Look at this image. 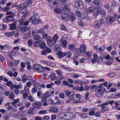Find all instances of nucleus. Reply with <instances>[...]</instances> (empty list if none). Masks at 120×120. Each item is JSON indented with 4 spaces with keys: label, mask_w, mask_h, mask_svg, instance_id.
Instances as JSON below:
<instances>
[{
    "label": "nucleus",
    "mask_w": 120,
    "mask_h": 120,
    "mask_svg": "<svg viewBox=\"0 0 120 120\" xmlns=\"http://www.w3.org/2000/svg\"><path fill=\"white\" fill-rule=\"evenodd\" d=\"M37 18V17H36L35 15L30 17L28 21H25L22 19H20V21H19V25L21 26H27L28 25L30 22H32V24H37L41 20Z\"/></svg>",
    "instance_id": "1"
},
{
    "label": "nucleus",
    "mask_w": 120,
    "mask_h": 120,
    "mask_svg": "<svg viewBox=\"0 0 120 120\" xmlns=\"http://www.w3.org/2000/svg\"><path fill=\"white\" fill-rule=\"evenodd\" d=\"M65 94L66 96L68 97L69 100H67L65 102L66 103H70V101H74L75 100L74 96L75 92L73 91H69L67 90L65 92Z\"/></svg>",
    "instance_id": "2"
},
{
    "label": "nucleus",
    "mask_w": 120,
    "mask_h": 120,
    "mask_svg": "<svg viewBox=\"0 0 120 120\" xmlns=\"http://www.w3.org/2000/svg\"><path fill=\"white\" fill-rule=\"evenodd\" d=\"M102 85L103 84L101 83L98 87V90L96 95L98 97H101L103 96L105 88Z\"/></svg>",
    "instance_id": "3"
},
{
    "label": "nucleus",
    "mask_w": 120,
    "mask_h": 120,
    "mask_svg": "<svg viewBox=\"0 0 120 120\" xmlns=\"http://www.w3.org/2000/svg\"><path fill=\"white\" fill-rule=\"evenodd\" d=\"M104 19H101L100 20H97L94 23L93 26L95 28H98L100 27L101 25L105 23Z\"/></svg>",
    "instance_id": "4"
},
{
    "label": "nucleus",
    "mask_w": 120,
    "mask_h": 120,
    "mask_svg": "<svg viewBox=\"0 0 120 120\" xmlns=\"http://www.w3.org/2000/svg\"><path fill=\"white\" fill-rule=\"evenodd\" d=\"M34 42L33 44L34 47H37L40 45V43L42 40V38L38 35H36L34 37Z\"/></svg>",
    "instance_id": "5"
},
{
    "label": "nucleus",
    "mask_w": 120,
    "mask_h": 120,
    "mask_svg": "<svg viewBox=\"0 0 120 120\" xmlns=\"http://www.w3.org/2000/svg\"><path fill=\"white\" fill-rule=\"evenodd\" d=\"M33 69L39 72H42L44 70L42 66L39 64L34 65L33 67Z\"/></svg>",
    "instance_id": "6"
},
{
    "label": "nucleus",
    "mask_w": 120,
    "mask_h": 120,
    "mask_svg": "<svg viewBox=\"0 0 120 120\" xmlns=\"http://www.w3.org/2000/svg\"><path fill=\"white\" fill-rule=\"evenodd\" d=\"M46 40L48 44L51 46L53 45L56 42L50 36H48L46 38Z\"/></svg>",
    "instance_id": "7"
},
{
    "label": "nucleus",
    "mask_w": 120,
    "mask_h": 120,
    "mask_svg": "<svg viewBox=\"0 0 120 120\" xmlns=\"http://www.w3.org/2000/svg\"><path fill=\"white\" fill-rule=\"evenodd\" d=\"M74 6L75 8H78L83 6V3L81 0H77L75 3Z\"/></svg>",
    "instance_id": "8"
},
{
    "label": "nucleus",
    "mask_w": 120,
    "mask_h": 120,
    "mask_svg": "<svg viewBox=\"0 0 120 120\" xmlns=\"http://www.w3.org/2000/svg\"><path fill=\"white\" fill-rule=\"evenodd\" d=\"M104 22L105 23H106L108 24H112L114 20V17L112 16L109 17L104 19Z\"/></svg>",
    "instance_id": "9"
},
{
    "label": "nucleus",
    "mask_w": 120,
    "mask_h": 120,
    "mask_svg": "<svg viewBox=\"0 0 120 120\" xmlns=\"http://www.w3.org/2000/svg\"><path fill=\"white\" fill-rule=\"evenodd\" d=\"M101 2L100 0H94L93 2L92 5L95 8L98 7V5H101Z\"/></svg>",
    "instance_id": "10"
},
{
    "label": "nucleus",
    "mask_w": 120,
    "mask_h": 120,
    "mask_svg": "<svg viewBox=\"0 0 120 120\" xmlns=\"http://www.w3.org/2000/svg\"><path fill=\"white\" fill-rule=\"evenodd\" d=\"M94 11V16H97L100 13V10L99 7L95 8Z\"/></svg>",
    "instance_id": "11"
},
{
    "label": "nucleus",
    "mask_w": 120,
    "mask_h": 120,
    "mask_svg": "<svg viewBox=\"0 0 120 120\" xmlns=\"http://www.w3.org/2000/svg\"><path fill=\"white\" fill-rule=\"evenodd\" d=\"M69 16L67 13H63L61 15V17L62 19H64L65 20L67 21L69 18Z\"/></svg>",
    "instance_id": "12"
},
{
    "label": "nucleus",
    "mask_w": 120,
    "mask_h": 120,
    "mask_svg": "<svg viewBox=\"0 0 120 120\" xmlns=\"http://www.w3.org/2000/svg\"><path fill=\"white\" fill-rule=\"evenodd\" d=\"M66 38L63 37H62L60 41L61 42L62 45L64 47H66L67 45V41L66 40Z\"/></svg>",
    "instance_id": "13"
},
{
    "label": "nucleus",
    "mask_w": 120,
    "mask_h": 120,
    "mask_svg": "<svg viewBox=\"0 0 120 120\" xmlns=\"http://www.w3.org/2000/svg\"><path fill=\"white\" fill-rule=\"evenodd\" d=\"M68 117V112H67L63 114L61 118L65 120H69Z\"/></svg>",
    "instance_id": "14"
},
{
    "label": "nucleus",
    "mask_w": 120,
    "mask_h": 120,
    "mask_svg": "<svg viewBox=\"0 0 120 120\" xmlns=\"http://www.w3.org/2000/svg\"><path fill=\"white\" fill-rule=\"evenodd\" d=\"M33 107L35 108H38L42 106L41 103L39 102H37L33 104Z\"/></svg>",
    "instance_id": "15"
},
{
    "label": "nucleus",
    "mask_w": 120,
    "mask_h": 120,
    "mask_svg": "<svg viewBox=\"0 0 120 120\" xmlns=\"http://www.w3.org/2000/svg\"><path fill=\"white\" fill-rule=\"evenodd\" d=\"M49 91H47L44 94L42 95L41 98L46 99L49 98L51 95L50 94L49 95Z\"/></svg>",
    "instance_id": "16"
},
{
    "label": "nucleus",
    "mask_w": 120,
    "mask_h": 120,
    "mask_svg": "<svg viewBox=\"0 0 120 120\" xmlns=\"http://www.w3.org/2000/svg\"><path fill=\"white\" fill-rule=\"evenodd\" d=\"M6 14L7 15H10L8 16L10 17L11 19H12L13 17L15 16V13L11 11L7 12Z\"/></svg>",
    "instance_id": "17"
},
{
    "label": "nucleus",
    "mask_w": 120,
    "mask_h": 120,
    "mask_svg": "<svg viewBox=\"0 0 120 120\" xmlns=\"http://www.w3.org/2000/svg\"><path fill=\"white\" fill-rule=\"evenodd\" d=\"M12 89L14 88L16 89H21L22 88V86L20 84H18L17 85L15 84H13L11 87Z\"/></svg>",
    "instance_id": "18"
},
{
    "label": "nucleus",
    "mask_w": 120,
    "mask_h": 120,
    "mask_svg": "<svg viewBox=\"0 0 120 120\" xmlns=\"http://www.w3.org/2000/svg\"><path fill=\"white\" fill-rule=\"evenodd\" d=\"M8 56L11 59H12L13 58L12 56H14V51L13 50L11 51L8 52Z\"/></svg>",
    "instance_id": "19"
},
{
    "label": "nucleus",
    "mask_w": 120,
    "mask_h": 120,
    "mask_svg": "<svg viewBox=\"0 0 120 120\" xmlns=\"http://www.w3.org/2000/svg\"><path fill=\"white\" fill-rule=\"evenodd\" d=\"M34 108H30L27 112L28 115L29 116H31L32 115L34 114Z\"/></svg>",
    "instance_id": "20"
},
{
    "label": "nucleus",
    "mask_w": 120,
    "mask_h": 120,
    "mask_svg": "<svg viewBox=\"0 0 120 120\" xmlns=\"http://www.w3.org/2000/svg\"><path fill=\"white\" fill-rule=\"evenodd\" d=\"M61 46L60 44H56L55 45L54 48L55 51L58 52L61 49Z\"/></svg>",
    "instance_id": "21"
},
{
    "label": "nucleus",
    "mask_w": 120,
    "mask_h": 120,
    "mask_svg": "<svg viewBox=\"0 0 120 120\" xmlns=\"http://www.w3.org/2000/svg\"><path fill=\"white\" fill-rule=\"evenodd\" d=\"M16 25L17 23L15 22L10 24L9 26H10V30H12L15 29L16 27Z\"/></svg>",
    "instance_id": "22"
},
{
    "label": "nucleus",
    "mask_w": 120,
    "mask_h": 120,
    "mask_svg": "<svg viewBox=\"0 0 120 120\" xmlns=\"http://www.w3.org/2000/svg\"><path fill=\"white\" fill-rule=\"evenodd\" d=\"M58 58L61 59L64 56V53L62 52H59L57 54Z\"/></svg>",
    "instance_id": "23"
},
{
    "label": "nucleus",
    "mask_w": 120,
    "mask_h": 120,
    "mask_svg": "<svg viewBox=\"0 0 120 120\" xmlns=\"http://www.w3.org/2000/svg\"><path fill=\"white\" fill-rule=\"evenodd\" d=\"M49 110L50 112L56 113L58 112V109L57 108L54 107H51V109H49Z\"/></svg>",
    "instance_id": "24"
},
{
    "label": "nucleus",
    "mask_w": 120,
    "mask_h": 120,
    "mask_svg": "<svg viewBox=\"0 0 120 120\" xmlns=\"http://www.w3.org/2000/svg\"><path fill=\"white\" fill-rule=\"evenodd\" d=\"M69 49L70 50L72 51L74 50L75 49V46L74 44H69L68 47Z\"/></svg>",
    "instance_id": "25"
},
{
    "label": "nucleus",
    "mask_w": 120,
    "mask_h": 120,
    "mask_svg": "<svg viewBox=\"0 0 120 120\" xmlns=\"http://www.w3.org/2000/svg\"><path fill=\"white\" fill-rule=\"evenodd\" d=\"M82 52H84L86 51V47L84 44L81 45L79 48Z\"/></svg>",
    "instance_id": "26"
},
{
    "label": "nucleus",
    "mask_w": 120,
    "mask_h": 120,
    "mask_svg": "<svg viewBox=\"0 0 120 120\" xmlns=\"http://www.w3.org/2000/svg\"><path fill=\"white\" fill-rule=\"evenodd\" d=\"M64 56H65L67 58H70L71 55V53L69 51L64 53Z\"/></svg>",
    "instance_id": "27"
},
{
    "label": "nucleus",
    "mask_w": 120,
    "mask_h": 120,
    "mask_svg": "<svg viewBox=\"0 0 120 120\" xmlns=\"http://www.w3.org/2000/svg\"><path fill=\"white\" fill-rule=\"evenodd\" d=\"M70 19L72 21H74L76 19V18L75 14L73 13H71L70 14Z\"/></svg>",
    "instance_id": "28"
},
{
    "label": "nucleus",
    "mask_w": 120,
    "mask_h": 120,
    "mask_svg": "<svg viewBox=\"0 0 120 120\" xmlns=\"http://www.w3.org/2000/svg\"><path fill=\"white\" fill-rule=\"evenodd\" d=\"M45 63L48 66L52 67H55L56 66V64L54 63L50 62H46Z\"/></svg>",
    "instance_id": "29"
},
{
    "label": "nucleus",
    "mask_w": 120,
    "mask_h": 120,
    "mask_svg": "<svg viewBox=\"0 0 120 120\" xmlns=\"http://www.w3.org/2000/svg\"><path fill=\"white\" fill-rule=\"evenodd\" d=\"M62 10L65 11H68L69 10V8L68 5H64L62 6Z\"/></svg>",
    "instance_id": "30"
},
{
    "label": "nucleus",
    "mask_w": 120,
    "mask_h": 120,
    "mask_svg": "<svg viewBox=\"0 0 120 120\" xmlns=\"http://www.w3.org/2000/svg\"><path fill=\"white\" fill-rule=\"evenodd\" d=\"M68 112L69 120H71L74 119L75 117V116L74 114L71 112Z\"/></svg>",
    "instance_id": "31"
},
{
    "label": "nucleus",
    "mask_w": 120,
    "mask_h": 120,
    "mask_svg": "<svg viewBox=\"0 0 120 120\" xmlns=\"http://www.w3.org/2000/svg\"><path fill=\"white\" fill-rule=\"evenodd\" d=\"M49 77L51 80H54L56 77V75L54 73H52L50 75Z\"/></svg>",
    "instance_id": "32"
},
{
    "label": "nucleus",
    "mask_w": 120,
    "mask_h": 120,
    "mask_svg": "<svg viewBox=\"0 0 120 120\" xmlns=\"http://www.w3.org/2000/svg\"><path fill=\"white\" fill-rule=\"evenodd\" d=\"M29 30V28L27 27H23L21 29L20 31L21 32H23L27 31Z\"/></svg>",
    "instance_id": "33"
},
{
    "label": "nucleus",
    "mask_w": 120,
    "mask_h": 120,
    "mask_svg": "<svg viewBox=\"0 0 120 120\" xmlns=\"http://www.w3.org/2000/svg\"><path fill=\"white\" fill-rule=\"evenodd\" d=\"M25 8L23 4L19 5L17 7L18 9L20 10H22L24 9Z\"/></svg>",
    "instance_id": "34"
},
{
    "label": "nucleus",
    "mask_w": 120,
    "mask_h": 120,
    "mask_svg": "<svg viewBox=\"0 0 120 120\" xmlns=\"http://www.w3.org/2000/svg\"><path fill=\"white\" fill-rule=\"evenodd\" d=\"M35 31L32 28L28 32L29 35H33L35 33Z\"/></svg>",
    "instance_id": "35"
},
{
    "label": "nucleus",
    "mask_w": 120,
    "mask_h": 120,
    "mask_svg": "<svg viewBox=\"0 0 120 120\" xmlns=\"http://www.w3.org/2000/svg\"><path fill=\"white\" fill-rule=\"evenodd\" d=\"M7 28V25L5 24L0 25V30H6Z\"/></svg>",
    "instance_id": "36"
},
{
    "label": "nucleus",
    "mask_w": 120,
    "mask_h": 120,
    "mask_svg": "<svg viewBox=\"0 0 120 120\" xmlns=\"http://www.w3.org/2000/svg\"><path fill=\"white\" fill-rule=\"evenodd\" d=\"M94 10L92 7H90L87 9V12L89 14H92Z\"/></svg>",
    "instance_id": "37"
},
{
    "label": "nucleus",
    "mask_w": 120,
    "mask_h": 120,
    "mask_svg": "<svg viewBox=\"0 0 120 120\" xmlns=\"http://www.w3.org/2000/svg\"><path fill=\"white\" fill-rule=\"evenodd\" d=\"M15 33V32L14 31H12L10 32H7L5 33V35L7 36L10 37L11 36L13 35Z\"/></svg>",
    "instance_id": "38"
},
{
    "label": "nucleus",
    "mask_w": 120,
    "mask_h": 120,
    "mask_svg": "<svg viewBox=\"0 0 120 120\" xmlns=\"http://www.w3.org/2000/svg\"><path fill=\"white\" fill-rule=\"evenodd\" d=\"M45 43L43 41H42L41 43L40 46L41 49H44L45 47Z\"/></svg>",
    "instance_id": "39"
},
{
    "label": "nucleus",
    "mask_w": 120,
    "mask_h": 120,
    "mask_svg": "<svg viewBox=\"0 0 120 120\" xmlns=\"http://www.w3.org/2000/svg\"><path fill=\"white\" fill-rule=\"evenodd\" d=\"M16 117L20 118V120H27L26 118H21L22 117H23V115L22 114H20L19 113H18V114L17 116Z\"/></svg>",
    "instance_id": "40"
},
{
    "label": "nucleus",
    "mask_w": 120,
    "mask_h": 120,
    "mask_svg": "<svg viewBox=\"0 0 120 120\" xmlns=\"http://www.w3.org/2000/svg\"><path fill=\"white\" fill-rule=\"evenodd\" d=\"M92 54V53L91 52H86L85 54L86 56H87V57L88 58H91L90 56Z\"/></svg>",
    "instance_id": "41"
},
{
    "label": "nucleus",
    "mask_w": 120,
    "mask_h": 120,
    "mask_svg": "<svg viewBox=\"0 0 120 120\" xmlns=\"http://www.w3.org/2000/svg\"><path fill=\"white\" fill-rule=\"evenodd\" d=\"M55 12L57 14H60L61 13V10L59 8L55 9L54 10Z\"/></svg>",
    "instance_id": "42"
},
{
    "label": "nucleus",
    "mask_w": 120,
    "mask_h": 120,
    "mask_svg": "<svg viewBox=\"0 0 120 120\" xmlns=\"http://www.w3.org/2000/svg\"><path fill=\"white\" fill-rule=\"evenodd\" d=\"M37 32L38 33H41L42 34H44L45 32V29L44 28H43L39 29L38 30Z\"/></svg>",
    "instance_id": "43"
},
{
    "label": "nucleus",
    "mask_w": 120,
    "mask_h": 120,
    "mask_svg": "<svg viewBox=\"0 0 120 120\" xmlns=\"http://www.w3.org/2000/svg\"><path fill=\"white\" fill-rule=\"evenodd\" d=\"M15 95L13 92H11L9 98L11 100H13L15 97Z\"/></svg>",
    "instance_id": "44"
},
{
    "label": "nucleus",
    "mask_w": 120,
    "mask_h": 120,
    "mask_svg": "<svg viewBox=\"0 0 120 120\" xmlns=\"http://www.w3.org/2000/svg\"><path fill=\"white\" fill-rule=\"evenodd\" d=\"M76 90L79 91H82L84 90L85 88L82 86L78 87L76 88Z\"/></svg>",
    "instance_id": "45"
},
{
    "label": "nucleus",
    "mask_w": 120,
    "mask_h": 120,
    "mask_svg": "<svg viewBox=\"0 0 120 120\" xmlns=\"http://www.w3.org/2000/svg\"><path fill=\"white\" fill-rule=\"evenodd\" d=\"M38 113L40 115H45L46 113V111L45 110H42L38 112Z\"/></svg>",
    "instance_id": "46"
},
{
    "label": "nucleus",
    "mask_w": 120,
    "mask_h": 120,
    "mask_svg": "<svg viewBox=\"0 0 120 120\" xmlns=\"http://www.w3.org/2000/svg\"><path fill=\"white\" fill-rule=\"evenodd\" d=\"M60 66L62 68L66 70H67L69 71H71L72 70L71 68H68L63 65L61 64L60 65Z\"/></svg>",
    "instance_id": "47"
},
{
    "label": "nucleus",
    "mask_w": 120,
    "mask_h": 120,
    "mask_svg": "<svg viewBox=\"0 0 120 120\" xmlns=\"http://www.w3.org/2000/svg\"><path fill=\"white\" fill-rule=\"evenodd\" d=\"M57 101L56 102L54 103L52 100L50 99L48 101V103L49 104H52L53 105L57 104Z\"/></svg>",
    "instance_id": "48"
},
{
    "label": "nucleus",
    "mask_w": 120,
    "mask_h": 120,
    "mask_svg": "<svg viewBox=\"0 0 120 120\" xmlns=\"http://www.w3.org/2000/svg\"><path fill=\"white\" fill-rule=\"evenodd\" d=\"M116 74V73H115L114 72H112L109 73L108 75L109 77H112L115 76Z\"/></svg>",
    "instance_id": "49"
},
{
    "label": "nucleus",
    "mask_w": 120,
    "mask_h": 120,
    "mask_svg": "<svg viewBox=\"0 0 120 120\" xmlns=\"http://www.w3.org/2000/svg\"><path fill=\"white\" fill-rule=\"evenodd\" d=\"M88 115L86 113H83L81 114L80 115V117L83 118H86L88 116Z\"/></svg>",
    "instance_id": "50"
},
{
    "label": "nucleus",
    "mask_w": 120,
    "mask_h": 120,
    "mask_svg": "<svg viewBox=\"0 0 120 120\" xmlns=\"http://www.w3.org/2000/svg\"><path fill=\"white\" fill-rule=\"evenodd\" d=\"M58 36L56 34L53 37V38H52L53 40H54L55 42L57 41L58 39Z\"/></svg>",
    "instance_id": "51"
},
{
    "label": "nucleus",
    "mask_w": 120,
    "mask_h": 120,
    "mask_svg": "<svg viewBox=\"0 0 120 120\" xmlns=\"http://www.w3.org/2000/svg\"><path fill=\"white\" fill-rule=\"evenodd\" d=\"M81 52H82L81 51L80 48L77 49L76 53L77 56H79L81 54Z\"/></svg>",
    "instance_id": "52"
},
{
    "label": "nucleus",
    "mask_w": 120,
    "mask_h": 120,
    "mask_svg": "<svg viewBox=\"0 0 120 120\" xmlns=\"http://www.w3.org/2000/svg\"><path fill=\"white\" fill-rule=\"evenodd\" d=\"M34 87H35L37 90H40L41 88V86L39 84H36L34 86Z\"/></svg>",
    "instance_id": "53"
},
{
    "label": "nucleus",
    "mask_w": 120,
    "mask_h": 120,
    "mask_svg": "<svg viewBox=\"0 0 120 120\" xmlns=\"http://www.w3.org/2000/svg\"><path fill=\"white\" fill-rule=\"evenodd\" d=\"M49 117L48 116H43L42 118V120H49Z\"/></svg>",
    "instance_id": "54"
},
{
    "label": "nucleus",
    "mask_w": 120,
    "mask_h": 120,
    "mask_svg": "<svg viewBox=\"0 0 120 120\" xmlns=\"http://www.w3.org/2000/svg\"><path fill=\"white\" fill-rule=\"evenodd\" d=\"M60 28L61 30L64 31H66V27L63 24H61L60 26Z\"/></svg>",
    "instance_id": "55"
},
{
    "label": "nucleus",
    "mask_w": 120,
    "mask_h": 120,
    "mask_svg": "<svg viewBox=\"0 0 120 120\" xmlns=\"http://www.w3.org/2000/svg\"><path fill=\"white\" fill-rule=\"evenodd\" d=\"M5 85L8 86H10L12 85V82L11 81H9L6 82L5 83Z\"/></svg>",
    "instance_id": "56"
},
{
    "label": "nucleus",
    "mask_w": 120,
    "mask_h": 120,
    "mask_svg": "<svg viewBox=\"0 0 120 120\" xmlns=\"http://www.w3.org/2000/svg\"><path fill=\"white\" fill-rule=\"evenodd\" d=\"M54 84L53 83L51 82L50 84H47L46 85V87L48 88H51L52 86L54 85Z\"/></svg>",
    "instance_id": "57"
},
{
    "label": "nucleus",
    "mask_w": 120,
    "mask_h": 120,
    "mask_svg": "<svg viewBox=\"0 0 120 120\" xmlns=\"http://www.w3.org/2000/svg\"><path fill=\"white\" fill-rule=\"evenodd\" d=\"M75 12L76 15L78 16V17H80L81 16V13L79 10H77Z\"/></svg>",
    "instance_id": "58"
},
{
    "label": "nucleus",
    "mask_w": 120,
    "mask_h": 120,
    "mask_svg": "<svg viewBox=\"0 0 120 120\" xmlns=\"http://www.w3.org/2000/svg\"><path fill=\"white\" fill-rule=\"evenodd\" d=\"M10 18V17L9 16H7L5 19V21L7 22H8L11 21L12 20Z\"/></svg>",
    "instance_id": "59"
},
{
    "label": "nucleus",
    "mask_w": 120,
    "mask_h": 120,
    "mask_svg": "<svg viewBox=\"0 0 120 120\" xmlns=\"http://www.w3.org/2000/svg\"><path fill=\"white\" fill-rule=\"evenodd\" d=\"M71 76L75 78H79V75L78 74L73 73H71Z\"/></svg>",
    "instance_id": "60"
},
{
    "label": "nucleus",
    "mask_w": 120,
    "mask_h": 120,
    "mask_svg": "<svg viewBox=\"0 0 120 120\" xmlns=\"http://www.w3.org/2000/svg\"><path fill=\"white\" fill-rule=\"evenodd\" d=\"M3 10L4 11L7 12L10 10V8L9 7H4L3 8Z\"/></svg>",
    "instance_id": "61"
},
{
    "label": "nucleus",
    "mask_w": 120,
    "mask_h": 120,
    "mask_svg": "<svg viewBox=\"0 0 120 120\" xmlns=\"http://www.w3.org/2000/svg\"><path fill=\"white\" fill-rule=\"evenodd\" d=\"M24 13L22 12H20L18 14V16L19 17H21L23 16Z\"/></svg>",
    "instance_id": "62"
},
{
    "label": "nucleus",
    "mask_w": 120,
    "mask_h": 120,
    "mask_svg": "<svg viewBox=\"0 0 120 120\" xmlns=\"http://www.w3.org/2000/svg\"><path fill=\"white\" fill-rule=\"evenodd\" d=\"M18 6V4H17V3L16 2H13L11 8H12L14 7H16Z\"/></svg>",
    "instance_id": "63"
},
{
    "label": "nucleus",
    "mask_w": 120,
    "mask_h": 120,
    "mask_svg": "<svg viewBox=\"0 0 120 120\" xmlns=\"http://www.w3.org/2000/svg\"><path fill=\"white\" fill-rule=\"evenodd\" d=\"M28 98L30 101L33 102L34 100V99L31 96H28Z\"/></svg>",
    "instance_id": "64"
}]
</instances>
